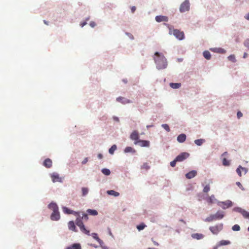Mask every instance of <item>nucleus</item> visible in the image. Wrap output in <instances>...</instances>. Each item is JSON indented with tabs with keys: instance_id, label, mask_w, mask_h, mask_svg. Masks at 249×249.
I'll use <instances>...</instances> for the list:
<instances>
[{
	"instance_id": "obj_1",
	"label": "nucleus",
	"mask_w": 249,
	"mask_h": 249,
	"mask_svg": "<svg viewBox=\"0 0 249 249\" xmlns=\"http://www.w3.org/2000/svg\"><path fill=\"white\" fill-rule=\"evenodd\" d=\"M62 209H63V212L65 213H66V214H73L76 216H77L76 220H75V223L79 227L81 231L86 234H87L88 235H90L89 234V231L88 230H87L85 227V226L83 223V222L81 221V219L80 218V212H75L74 211H72V210H71L70 209H69V208L66 207H63L62 208Z\"/></svg>"
},
{
	"instance_id": "obj_2",
	"label": "nucleus",
	"mask_w": 249,
	"mask_h": 249,
	"mask_svg": "<svg viewBox=\"0 0 249 249\" xmlns=\"http://www.w3.org/2000/svg\"><path fill=\"white\" fill-rule=\"evenodd\" d=\"M154 59L158 69H164L167 67V62L163 54L156 52Z\"/></svg>"
},
{
	"instance_id": "obj_3",
	"label": "nucleus",
	"mask_w": 249,
	"mask_h": 249,
	"mask_svg": "<svg viewBox=\"0 0 249 249\" xmlns=\"http://www.w3.org/2000/svg\"><path fill=\"white\" fill-rule=\"evenodd\" d=\"M224 216V212L221 211H218L214 214H211L209 217L206 218L205 220L207 222H211L213 220L217 219H221L223 218Z\"/></svg>"
},
{
	"instance_id": "obj_4",
	"label": "nucleus",
	"mask_w": 249,
	"mask_h": 249,
	"mask_svg": "<svg viewBox=\"0 0 249 249\" xmlns=\"http://www.w3.org/2000/svg\"><path fill=\"white\" fill-rule=\"evenodd\" d=\"M190 3L189 0H185L182 2L180 6L179 10L181 13H183L189 10Z\"/></svg>"
},
{
	"instance_id": "obj_5",
	"label": "nucleus",
	"mask_w": 249,
	"mask_h": 249,
	"mask_svg": "<svg viewBox=\"0 0 249 249\" xmlns=\"http://www.w3.org/2000/svg\"><path fill=\"white\" fill-rule=\"evenodd\" d=\"M223 229V224H220L214 226L210 227L209 229L214 234H217Z\"/></svg>"
},
{
	"instance_id": "obj_6",
	"label": "nucleus",
	"mask_w": 249,
	"mask_h": 249,
	"mask_svg": "<svg viewBox=\"0 0 249 249\" xmlns=\"http://www.w3.org/2000/svg\"><path fill=\"white\" fill-rule=\"evenodd\" d=\"M217 204L219 206H220L223 209H226L232 206V202L229 200L224 202H218Z\"/></svg>"
},
{
	"instance_id": "obj_7",
	"label": "nucleus",
	"mask_w": 249,
	"mask_h": 249,
	"mask_svg": "<svg viewBox=\"0 0 249 249\" xmlns=\"http://www.w3.org/2000/svg\"><path fill=\"white\" fill-rule=\"evenodd\" d=\"M134 144L136 145H139L141 147H148L150 146L149 141L146 140H139L138 141L134 142Z\"/></svg>"
},
{
	"instance_id": "obj_8",
	"label": "nucleus",
	"mask_w": 249,
	"mask_h": 249,
	"mask_svg": "<svg viewBox=\"0 0 249 249\" xmlns=\"http://www.w3.org/2000/svg\"><path fill=\"white\" fill-rule=\"evenodd\" d=\"M189 156V154L186 152L181 153L178 155L176 158L178 162L182 161L186 159Z\"/></svg>"
},
{
	"instance_id": "obj_9",
	"label": "nucleus",
	"mask_w": 249,
	"mask_h": 249,
	"mask_svg": "<svg viewBox=\"0 0 249 249\" xmlns=\"http://www.w3.org/2000/svg\"><path fill=\"white\" fill-rule=\"evenodd\" d=\"M173 34L177 38H178L179 40H182L184 38V35L183 32H181L178 30H174Z\"/></svg>"
},
{
	"instance_id": "obj_10",
	"label": "nucleus",
	"mask_w": 249,
	"mask_h": 249,
	"mask_svg": "<svg viewBox=\"0 0 249 249\" xmlns=\"http://www.w3.org/2000/svg\"><path fill=\"white\" fill-rule=\"evenodd\" d=\"M51 177L53 182H62V178L59 177V175L57 173H53L51 175Z\"/></svg>"
},
{
	"instance_id": "obj_11",
	"label": "nucleus",
	"mask_w": 249,
	"mask_h": 249,
	"mask_svg": "<svg viewBox=\"0 0 249 249\" xmlns=\"http://www.w3.org/2000/svg\"><path fill=\"white\" fill-rule=\"evenodd\" d=\"M130 139L134 141V142H137L139 140V134L137 131L134 130L133 131L130 136Z\"/></svg>"
},
{
	"instance_id": "obj_12",
	"label": "nucleus",
	"mask_w": 249,
	"mask_h": 249,
	"mask_svg": "<svg viewBox=\"0 0 249 249\" xmlns=\"http://www.w3.org/2000/svg\"><path fill=\"white\" fill-rule=\"evenodd\" d=\"M60 216L58 210L56 211H53L51 215V218L52 220H58L60 219Z\"/></svg>"
},
{
	"instance_id": "obj_13",
	"label": "nucleus",
	"mask_w": 249,
	"mask_h": 249,
	"mask_svg": "<svg viewBox=\"0 0 249 249\" xmlns=\"http://www.w3.org/2000/svg\"><path fill=\"white\" fill-rule=\"evenodd\" d=\"M116 100L118 102H120L123 104H126L131 103V101L130 100L125 98L124 97H118L116 99Z\"/></svg>"
},
{
	"instance_id": "obj_14",
	"label": "nucleus",
	"mask_w": 249,
	"mask_h": 249,
	"mask_svg": "<svg viewBox=\"0 0 249 249\" xmlns=\"http://www.w3.org/2000/svg\"><path fill=\"white\" fill-rule=\"evenodd\" d=\"M205 199L209 205L213 204L216 201V199L213 195L206 197Z\"/></svg>"
},
{
	"instance_id": "obj_15",
	"label": "nucleus",
	"mask_w": 249,
	"mask_h": 249,
	"mask_svg": "<svg viewBox=\"0 0 249 249\" xmlns=\"http://www.w3.org/2000/svg\"><path fill=\"white\" fill-rule=\"evenodd\" d=\"M155 19L157 22H160L161 21H167L168 18L164 16H157L156 17Z\"/></svg>"
},
{
	"instance_id": "obj_16",
	"label": "nucleus",
	"mask_w": 249,
	"mask_h": 249,
	"mask_svg": "<svg viewBox=\"0 0 249 249\" xmlns=\"http://www.w3.org/2000/svg\"><path fill=\"white\" fill-rule=\"evenodd\" d=\"M68 227L69 230L75 232H77V230L76 229L75 224L73 221H71L68 223Z\"/></svg>"
},
{
	"instance_id": "obj_17",
	"label": "nucleus",
	"mask_w": 249,
	"mask_h": 249,
	"mask_svg": "<svg viewBox=\"0 0 249 249\" xmlns=\"http://www.w3.org/2000/svg\"><path fill=\"white\" fill-rule=\"evenodd\" d=\"M91 236L95 240H96L100 244V246H102V245H103L104 242L103 241L99 238V237L98 236V234L96 233H92L91 234Z\"/></svg>"
},
{
	"instance_id": "obj_18",
	"label": "nucleus",
	"mask_w": 249,
	"mask_h": 249,
	"mask_svg": "<svg viewBox=\"0 0 249 249\" xmlns=\"http://www.w3.org/2000/svg\"><path fill=\"white\" fill-rule=\"evenodd\" d=\"M43 165L46 168H50L52 166V161L50 159H46L43 162Z\"/></svg>"
},
{
	"instance_id": "obj_19",
	"label": "nucleus",
	"mask_w": 249,
	"mask_h": 249,
	"mask_svg": "<svg viewBox=\"0 0 249 249\" xmlns=\"http://www.w3.org/2000/svg\"><path fill=\"white\" fill-rule=\"evenodd\" d=\"M196 175V171H191L185 175L186 178L191 179L195 177Z\"/></svg>"
},
{
	"instance_id": "obj_20",
	"label": "nucleus",
	"mask_w": 249,
	"mask_h": 249,
	"mask_svg": "<svg viewBox=\"0 0 249 249\" xmlns=\"http://www.w3.org/2000/svg\"><path fill=\"white\" fill-rule=\"evenodd\" d=\"M192 237L194 239H196L197 240H200L204 238V236L203 234L201 233H194L191 235Z\"/></svg>"
},
{
	"instance_id": "obj_21",
	"label": "nucleus",
	"mask_w": 249,
	"mask_h": 249,
	"mask_svg": "<svg viewBox=\"0 0 249 249\" xmlns=\"http://www.w3.org/2000/svg\"><path fill=\"white\" fill-rule=\"evenodd\" d=\"M66 249H81V247L80 244L74 243L71 246L67 247Z\"/></svg>"
},
{
	"instance_id": "obj_22",
	"label": "nucleus",
	"mask_w": 249,
	"mask_h": 249,
	"mask_svg": "<svg viewBox=\"0 0 249 249\" xmlns=\"http://www.w3.org/2000/svg\"><path fill=\"white\" fill-rule=\"evenodd\" d=\"M186 139V136L184 134L179 135L177 138V140L179 142H183Z\"/></svg>"
},
{
	"instance_id": "obj_23",
	"label": "nucleus",
	"mask_w": 249,
	"mask_h": 249,
	"mask_svg": "<svg viewBox=\"0 0 249 249\" xmlns=\"http://www.w3.org/2000/svg\"><path fill=\"white\" fill-rule=\"evenodd\" d=\"M48 208L53 210V211H56L58 210V207L56 203L52 202L48 205Z\"/></svg>"
},
{
	"instance_id": "obj_24",
	"label": "nucleus",
	"mask_w": 249,
	"mask_h": 249,
	"mask_svg": "<svg viewBox=\"0 0 249 249\" xmlns=\"http://www.w3.org/2000/svg\"><path fill=\"white\" fill-rule=\"evenodd\" d=\"M230 244H231V242L230 241L223 240L220 241L218 243V246H226V245H229Z\"/></svg>"
},
{
	"instance_id": "obj_25",
	"label": "nucleus",
	"mask_w": 249,
	"mask_h": 249,
	"mask_svg": "<svg viewBox=\"0 0 249 249\" xmlns=\"http://www.w3.org/2000/svg\"><path fill=\"white\" fill-rule=\"evenodd\" d=\"M124 152L125 153H129V152L135 153L136 150L131 147L127 146V147H125V148L124 149Z\"/></svg>"
},
{
	"instance_id": "obj_26",
	"label": "nucleus",
	"mask_w": 249,
	"mask_h": 249,
	"mask_svg": "<svg viewBox=\"0 0 249 249\" xmlns=\"http://www.w3.org/2000/svg\"><path fill=\"white\" fill-rule=\"evenodd\" d=\"M107 194L109 195L114 196H119V193L114 190H108L107 191Z\"/></svg>"
},
{
	"instance_id": "obj_27",
	"label": "nucleus",
	"mask_w": 249,
	"mask_h": 249,
	"mask_svg": "<svg viewBox=\"0 0 249 249\" xmlns=\"http://www.w3.org/2000/svg\"><path fill=\"white\" fill-rule=\"evenodd\" d=\"M203 54L204 57L206 59H207L208 60L210 59V58L211 57V55L210 54V53L209 51H204L203 53Z\"/></svg>"
},
{
	"instance_id": "obj_28",
	"label": "nucleus",
	"mask_w": 249,
	"mask_h": 249,
	"mask_svg": "<svg viewBox=\"0 0 249 249\" xmlns=\"http://www.w3.org/2000/svg\"><path fill=\"white\" fill-rule=\"evenodd\" d=\"M170 86L173 89H178L181 87L180 83H170Z\"/></svg>"
},
{
	"instance_id": "obj_29",
	"label": "nucleus",
	"mask_w": 249,
	"mask_h": 249,
	"mask_svg": "<svg viewBox=\"0 0 249 249\" xmlns=\"http://www.w3.org/2000/svg\"><path fill=\"white\" fill-rule=\"evenodd\" d=\"M87 212L90 215H97L98 214L97 211L95 210L88 209L87 210Z\"/></svg>"
},
{
	"instance_id": "obj_30",
	"label": "nucleus",
	"mask_w": 249,
	"mask_h": 249,
	"mask_svg": "<svg viewBox=\"0 0 249 249\" xmlns=\"http://www.w3.org/2000/svg\"><path fill=\"white\" fill-rule=\"evenodd\" d=\"M205 141L204 139H197L195 141V143L197 145L200 146L205 142Z\"/></svg>"
},
{
	"instance_id": "obj_31",
	"label": "nucleus",
	"mask_w": 249,
	"mask_h": 249,
	"mask_svg": "<svg viewBox=\"0 0 249 249\" xmlns=\"http://www.w3.org/2000/svg\"><path fill=\"white\" fill-rule=\"evenodd\" d=\"M146 227V225L143 223H142L141 224L137 226V229L139 231H140L141 230H143Z\"/></svg>"
},
{
	"instance_id": "obj_32",
	"label": "nucleus",
	"mask_w": 249,
	"mask_h": 249,
	"mask_svg": "<svg viewBox=\"0 0 249 249\" xmlns=\"http://www.w3.org/2000/svg\"><path fill=\"white\" fill-rule=\"evenodd\" d=\"M241 214L245 218L249 219V212L243 210Z\"/></svg>"
},
{
	"instance_id": "obj_33",
	"label": "nucleus",
	"mask_w": 249,
	"mask_h": 249,
	"mask_svg": "<svg viewBox=\"0 0 249 249\" xmlns=\"http://www.w3.org/2000/svg\"><path fill=\"white\" fill-rule=\"evenodd\" d=\"M117 146L116 145L114 144L109 149V153L110 154H113L114 153V152L116 150Z\"/></svg>"
},
{
	"instance_id": "obj_34",
	"label": "nucleus",
	"mask_w": 249,
	"mask_h": 249,
	"mask_svg": "<svg viewBox=\"0 0 249 249\" xmlns=\"http://www.w3.org/2000/svg\"><path fill=\"white\" fill-rule=\"evenodd\" d=\"M222 164L224 166H229L230 164V160H228L226 158H224L222 160Z\"/></svg>"
},
{
	"instance_id": "obj_35",
	"label": "nucleus",
	"mask_w": 249,
	"mask_h": 249,
	"mask_svg": "<svg viewBox=\"0 0 249 249\" xmlns=\"http://www.w3.org/2000/svg\"><path fill=\"white\" fill-rule=\"evenodd\" d=\"M82 216L80 215V218L81 219V220H84L85 221H87L88 220V214L85 213H82ZM82 221V220H81Z\"/></svg>"
},
{
	"instance_id": "obj_36",
	"label": "nucleus",
	"mask_w": 249,
	"mask_h": 249,
	"mask_svg": "<svg viewBox=\"0 0 249 249\" xmlns=\"http://www.w3.org/2000/svg\"><path fill=\"white\" fill-rule=\"evenodd\" d=\"M102 172L106 176H108L110 174V171L109 169L104 168L102 170Z\"/></svg>"
},
{
	"instance_id": "obj_37",
	"label": "nucleus",
	"mask_w": 249,
	"mask_h": 249,
	"mask_svg": "<svg viewBox=\"0 0 249 249\" xmlns=\"http://www.w3.org/2000/svg\"><path fill=\"white\" fill-rule=\"evenodd\" d=\"M229 61H231L232 62H236V58L235 57V55L233 54H231L228 57Z\"/></svg>"
},
{
	"instance_id": "obj_38",
	"label": "nucleus",
	"mask_w": 249,
	"mask_h": 249,
	"mask_svg": "<svg viewBox=\"0 0 249 249\" xmlns=\"http://www.w3.org/2000/svg\"><path fill=\"white\" fill-rule=\"evenodd\" d=\"M82 195L83 196H86V195L88 194V192H89V190H88V189L87 188L83 187L82 188Z\"/></svg>"
},
{
	"instance_id": "obj_39",
	"label": "nucleus",
	"mask_w": 249,
	"mask_h": 249,
	"mask_svg": "<svg viewBox=\"0 0 249 249\" xmlns=\"http://www.w3.org/2000/svg\"><path fill=\"white\" fill-rule=\"evenodd\" d=\"M150 168V166L148 165L147 163H144L141 167L142 169H145L146 170H148Z\"/></svg>"
},
{
	"instance_id": "obj_40",
	"label": "nucleus",
	"mask_w": 249,
	"mask_h": 249,
	"mask_svg": "<svg viewBox=\"0 0 249 249\" xmlns=\"http://www.w3.org/2000/svg\"><path fill=\"white\" fill-rule=\"evenodd\" d=\"M214 50H215L214 51L215 52L222 53H226V51L224 49H222V48L215 49Z\"/></svg>"
},
{
	"instance_id": "obj_41",
	"label": "nucleus",
	"mask_w": 249,
	"mask_h": 249,
	"mask_svg": "<svg viewBox=\"0 0 249 249\" xmlns=\"http://www.w3.org/2000/svg\"><path fill=\"white\" fill-rule=\"evenodd\" d=\"M232 230L234 231H239L240 230V227L238 225H234L232 227Z\"/></svg>"
},
{
	"instance_id": "obj_42",
	"label": "nucleus",
	"mask_w": 249,
	"mask_h": 249,
	"mask_svg": "<svg viewBox=\"0 0 249 249\" xmlns=\"http://www.w3.org/2000/svg\"><path fill=\"white\" fill-rule=\"evenodd\" d=\"M210 190V185H206L203 188V192L204 193H208Z\"/></svg>"
},
{
	"instance_id": "obj_43",
	"label": "nucleus",
	"mask_w": 249,
	"mask_h": 249,
	"mask_svg": "<svg viewBox=\"0 0 249 249\" xmlns=\"http://www.w3.org/2000/svg\"><path fill=\"white\" fill-rule=\"evenodd\" d=\"M162 127L165 129L167 132H169L170 131V127L167 124H162L161 125Z\"/></svg>"
},
{
	"instance_id": "obj_44",
	"label": "nucleus",
	"mask_w": 249,
	"mask_h": 249,
	"mask_svg": "<svg viewBox=\"0 0 249 249\" xmlns=\"http://www.w3.org/2000/svg\"><path fill=\"white\" fill-rule=\"evenodd\" d=\"M244 209H242V208H239V207H235L234 208L233 210L234 211H235V212H238L239 213H240L241 214L242 213V211H243Z\"/></svg>"
},
{
	"instance_id": "obj_45",
	"label": "nucleus",
	"mask_w": 249,
	"mask_h": 249,
	"mask_svg": "<svg viewBox=\"0 0 249 249\" xmlns=\"http://www.w3.org/2000/svg\"><path fill=\"white\" fill-rule=\"evenodd\" d=\"M241 168H242V166H239L236 169V172L240 177H241L242 176L241 171Z\"/></svg>"
},
{
	"instance_id": "obj_46",
	"label": "nucleus",
	"mask_w": 249,
	"mask_h": 249,
	"mask_svg": "<svg viewBox=\"0 0 249 249\" xmlns=\"http://www.w3.org/2000/svg\"><path fill=\"white\" fill-rule=\"evenodd\" d=\"M177 162H178V161L177 160V159L176 158L174 160L170 162V165L173 167H175L176 166Z\"/></svg>"
},
{
	"instance_id": "obj_47",
	"label": "nucleus",
	"mask_w": 249,
	"mask_h": 249,
	"mask_svg": "<svg viewBox=\"0 0 249 249\" xmlns=\"http://www.w3.org/2000/svg\"><path fill=\"white\" fill-rule=\"evenodd\" d=\"M244 44L245 46L249 48V39H247L245 41Z\"/></svg>"
},
{
	"instance_id": "obj_48",
	"label": "nucleus",
	"mask_w": 249,
	"mask_h": 249,
	"mask_svg": "<svg viewBox=\"0 0 249 249\" xmlns=\"http://www.w3.org/2000/svg\"><path fill=\"white\" fill-rule=\"evenodd\" d=\"M237 116L238 118H240L243 116V114L241 112L238 111L237 113Z\"/></svg>"
},
{
	"instance_id": "obj_49",
	"label": "nucleus",
	"mask_w": 249,
	"mask_h": 249,
	"mask_svg": "<svg viewBox=\"0 0 249 249\" xmlns=\"http://www.w3.org/2000/svg\"><path fill=\"white\" fill-rule=\"evenodd\" d=\"M88 161V158H85V159L83 160V161L82 162V163L83 164H86Z\"/></svg>"
},
{
	"instance_id": "obj_50",
	"label": "nucleus",
	"mask_w": 249,
	"mask_h": 249,
	"mask_svg": "<svg viewBox=\"0 0 249 249\" xmlns=\"http://www.w3.org/2000/svg\"><path fill=\"white\" fill-rule=\"evenodd\" d=\"M89 24L91 27H94L96 25V23L93 21L90 22Z\"/></svg>"
},
{
	"instance_id": "obj_51",
	"label": "nucleus",
	"mask_w": 249,
	"mask_h": 249,
	"mask_svg": "<svg viewBox=\"0 0 249 249\" xmlns=\"http://www.w3.org/2000/svg\"><path fill=\"white\" fill-rule=\"evenodd\" d=\"M136 9V8L135 6H132L131 8V10L132 13H134Z\"/></svg>"
},
{
	"instance_id": "obj_52",
	"label": "nucleus",
	"mask_w": 249,
	"mask_h": 249,
	"mask_svg": "<svg viewBox=\"0 0 249 249\" xmlns=\"http://www.w3.org/2000/svg\"><path fill=\"white\" fill-rule=\"evenodd\" d=\"M241 169L244 172V174H246L248 171V170L246 168L242 167L241 168Z\"/></svg>"
},
{
	"instance_id": "obj_53",
	"label": "nucleus",
	"mask_w": 249,
	"mask_h": 249,
	"mask_svg": "<svg viewBox=\"0 0 249 249\" xmlns=\"http://www.w3.org/2000/svg\"><path fill=\"white\" fill-rule=\"evenodd\" d=\"M86 24H87V22H83L81 23L80 25H81V26L82 27H84Z\"/></svg>"
},
{
	"instance_id": "obj_54",
	"label": "nucleus",
	"mask_w": 249,
	"mask_h": 249,
	"mask_svg": "<svg viewBox=\"0 0 249 249\" xmlns=\"http://www.w3.org/2000/svg\"><path fill=\"white\" fill-rule=\"evenodd\" d=\"M236 184L241 188H242V184L240 183V182H236Z\"/></svg>"
},
{
	"instance_id": "obj_55",
	"label": "nucleus",
	"mask_w": 249,
	"mask_h": 249,
	"mask_svg": "<svg viewBox=\"0 0 249 249\" xmlns=\"http://www.w3.org/2000/svg\"><path fill=\"white\" fill-rule=\"evenodd\" d=\"M245 18L246 19L249 20V13L246 15Z\"/></svg>"
},
{
	"instance_id": "obj_56",
	"label": "nucleus",
	"mask_w": 249,
	"mask_h": 249,
	"mask_svg": "<svg viewBox=\"0 0 249 249\" xmlns=\"http://www.w3.org/2000/svg\"><path fill=\"white\" fill-rule=\"evenodd\" d=\"M101 247L102 248V249H108L107 246H103V245H102Z\"/></svg>"
},
{
	"instance_id": "obj_57",
	"label": "nucleus",
	"mask_w": 249,
	"mask_h": 249,
	"mask_svg": "<svg viewBox=\"0 0 249 249\" xmlns=\"http://www.w3.org/2000/svg\"><path fill=\"white\" fill-rule=\"evenodd\" d=\"M228 155V153L227 152H225L224 153H223L222 154V156H227Z\"/></svg>"
},
{
	"instance_id": "obj_58",
	"label": "nucleus",
	"mask_w": 249,
	"mask_h": 249,
	"mask_svg": "<svg viewBox=\"0 0 249 249\" xmlns=\"http://www.w3.org/2000/svg\"><path fill=\"white\" fill-rule=\"evenodd\" d=\"M153 242L154 244L156 246H158L159 245V243L155 241H153Z\"/></svg>"
},
{
	"instance_id": "obj_59",
	"label": "nucleus",
	"mask_w": 249,
	"mask_h": 249,
	"mask_svg": "<svg viewBox=\"0 0 249 249\" xmlns=\"http://www.w3.org/2000/svg\"><path fill=\"white\" fill-rule=\"evenodd\" d=\"M113 119H114V120L115 121H116L118 122V121H119V118H118V117H113Z\"/></svg>"
},
{
	"instance_id": "obj_60",
	"label": "nucleus",
	"mask_w": 249,
	"mask_h": 249,
	"mask_svg": "<svg viewBox=\"0 0 249 249\" xmlns=\"http://www.w3.org/2000/svg\"><path fill=\"white\" fill-rule=\"evenodd\" d=\"M248 54L247 53H245L243 55V58H245L247 57Z\"/></svg>"
},
{
	"instance_id": "obj_61",
	"label": "nucleus",
	"mask_w": 249,
	"mask_h": 249,
	"mask_svg": "<svg viewBox=\"0 0 249 249\" xmlns=\"http://www.w3.org/2000/svg\"><path fill=\"white\" fill-rule=\"evenodd\" d=\"M43 21H44V23L45 24H46V25H48V21H46V20H44Z\"/></svg>"
},
{
	"instance_id": "obj_62",
	"label": "nucleus",
	"mask_w": 249,
	"mask_h": 249,
	"mask_svg": "<svg viewBox=\"0 0 249 249\" xmlns=\"http://www.w3.org/2000/svg\"><path fill=\"white\" fill-rule=\"evenodd\" d=\"M98 157L101 159L102 158V155L100 154L98 155Z\"/></svg>"
},
{
	"instance_id": "obj_63",
	"label": "nucleus",
	"mask_w": 249,
	"mask_h": 249,
	"mask_svg": "<svg viewBox=\"0 0 249 249\" xmlns=\"http://www.w3.org/2000/svg\"><path fill=\"white\" fill-rule=\"evenodd\" d=\"M109 235H111V236H113V235H112V233H111V231H110V230H109Z\"/></svg>"
},
{
	"instance_id": "obj_64",
	"label": "nucleus",
	"mask_w": 249,
	"mask_h": 249,
	"mask_svg": "<svg viewBox=\"0 0 249 249\" xmlns=\"http://www.w3.org/2000/svg\"><path fill=\"white\" fill-rule=\"evenodd\" d=\"M198 200H199V201H201V199L200 198V197H199V198H198Z\"/></svg>"
}]
</instances>
